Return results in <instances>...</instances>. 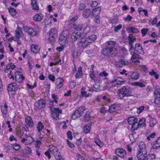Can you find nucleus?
I'll list each match as a JSON object with an SVG mask.
<instances>
[{"label": "nucleus", "instance_id": "nucleus-1", "mask_svg": "<svg viewBox=\"0 0 160 160\" xmlns=\"http://www.w3.org/2000/svg\"><path fill=\"white\" fill-rule=\"evenodd\" d=\"M115 44V43L112 41L107 42L105 45L106 48L102 51V54L104 56L108 57L115 56L118 53L117 49L114 47Z\"/></svg>", "mask_w": 160, "mask_h": 160}, {"label": "nucleus", "instance_id": "nucleus-2", "mask_svg": "<svg viewBox=\"0 0 160 160\" xmlns=\"http://www.w3.org/2000/svg\"><path fill=\"white\" fill-rule=\"evenodd\" d=\"M131 90L129 88L124 86L118 90V96L120 99H122L125 97L131 96Z\"/></svg>", "mask_w": 160, "mask_h": 160}, {"label": "nucleus", "instance_id": "nucleus-3", "mask_svg": "<svg viewBox=\"0 0 160 160\" xmlns=\"http://www.w3.org/2000/svg\"><path fill=\"white\" fill-rule=\"evenodd\" d=\"M49 151L53 155L57 160H64L62 156L60 155V152L58 149L52 145L49 146Z\"/></svg>", "mask_w": 160, "mask_h": 160}, {"label": "nucleus", "instance_id": "nucleus-4", "mask_svg": "<svg viewBox=\"0 0 160 160\" xmlns=\"http://www.w3.org/2000/svg\"><path fill=\"white\" fill-rule=\"evenodd\" d=\"M69 32L67 30H64L62 32V34L61 35L59 39V42L60 44L62 46L65 45L66 43H67L68 37L69 36Z\"/></svg>", "mask_w": 160, "mask_h": 160}, {"label": "nucleus", "instance_id": "nucleus-5", "mask_svg": "<svg viewBox=\"0 0 160 160\" xmlns=\"http://www.w3.org/2000/svg\"><path fill=\"white\" fill-rule=\"evenodd\" d=\"M113 80L109 81L107 82L106 87L108 88L111 87V86L114 87L116 85H121L122 83V81H120L117 76H113Z\"/></svg>", "mask_w": 160, "mask_h": 160}, {"label": "nucleus", "instance_id": "nucleus-6", "mask_svg": "<svg viewBox=\"0 0 160 160\" xmlns=\"http://www.w3.org/2000/svg\"><path fill=\"white\" fill-rule=\"evenodd\" d=\"M85 109L84 107H81L75 111L74 112L72 115V118L75 119L80 117L83 113Z\"/></svg>", "mask_w": 160, "mask_h": 160}, {"label": "nucleus", "instance_id": "nucleus-7", "mask_svg": "<svg viewBox=\"0 0 160 160\" xmlns=\"http://www.w3.org/2000/svg\"><path fill=\"white\" fill-rule=\"evenodd\" d=\"M128 122L130 125H132V128H133V130H135L138 128L137 124L138 119L134 117H130L128 119Z\"/></svg>", "mask_w": 160, "mask_h": 160}, {"label": "nucleus", "instance_id": "nucleus-8", "mask_svg": "<svg viewBox=\"0 0 160 160\" xmlns=\"http://www.w3.org/2000/svg\"><path fill=\"white\" fill-rule=\"evenodd\" d=\"M15 66L13 63L11 62L8 63L6 69L5 70V72L8 73L9 75H11L13 74V70L15 68Z\"/></svg>", "mask_w": 160, "mask_h": 160}, {"label": "nucleus", "instance_id": "nucleus-9", "mask_svg": "<svg viewBox=\"0 0 160 160\" xmlns=\"http://www.w3.org/2000/svg\"><path fill=\"white\" fill-rule=\"evenodd\" d=\"M45 104L46 101L43 99H40L35 102L34 106L35 108L41 109L44 108Z\"/></svg>", "mask_w": 160, "mask_h": 160}, {"label": "nucleus", "instance_id": "nucleus-10", "mask_svg": "<svg viewBox=\"0 0 160 160\" xmlns=\"http://www.w3.org/2000/svg\"><path fill=\"white\" fill-rule=\"evenodd\" d=\"M62 110L58 108H54V110L52 111V117L53 119L57 120L59 119V114L61 113Z\"/></svg>", "mask_w": 160, "mask_h": 160}, {"label": "nucleus", "instance_id": "nucleus-11", "mask_svg": "<svg viewBox=\"0 0 160 160\" xmlns=\"http://www.w3.org/2000/svg\"><path fill=\"white\" fill-rule=\"evenodd\" d=\"M115 152L116 155L120 158H125L126 157V152L123 149L118 148Z\"/></svg>", "mask_w": 160, "mask_h": 160}, {"label": "nucleus", "instance_id": "nucleus-12", "mask_svg": "<svg viewBox=\"0 0 160 160\" xmlns=\"http://www.w3.org/2000/svg\"><path fill=\"white\" fill-rule=\"evenodd\" d=\"M15 80L18 82L20 83L24 79V78L22 75V73L20 71H16L15 72Z\"/></svg>", "mask_w": 160, "mask_h": 160}, {"label": "nucleus", "instance_id": "nucleus-13", "mask_svg": "<svg viewBox=\"0 0 160 160\" xmlns=\"http://www.w3.org/2000/svg\"><path fill=\"white\" fill-rule=\"evenodd\" d=\"M25 31L29 35L32 36H35L38 34L36 30H33L32 28L28 26L24 27Z\"/></svg>", "mask_w": 160, "mask_h": 160}, {"label": "nucleus", "instance_id": "nucleus-14", "mask_svg": "<svg viewBox=\"0 0 160 160\" xmlns=\"http://www.w3.org/2000/svg\"><path fill=\"white\" fill-rule=\"evenodd\" d=\"M90 43V42L87 38L85 39L84 38H82L81 40L78 44L79 45L81 44V47L83 48H85Z\"/></svg>", "mask_w": 160, "mask_h": 160}, {"label": "nucleus", "instance_id": "nucleus-15", "mask_svg": "<svg viewBox=\"0 0 160 160\" xmlns=\"http://www.w3.org/2000/svg\"><path fill=\"white\" fill-rule=\"evenodd\" d=\"M147 156V152H137V157L138 160H146Z\"/></svg>", "mask_w": 160, "mask_h": 160}, {"label": "nucleus", "instance_id": "nucleus-16", "mask_svg": "<svg viewBox=\"0 0 160 160\" xmlns=\"http://www.w3.org/2000/svg\"><path fill=\"white\" fill-rule=\"evenodd\" d=\"M138 147L139 149L138 152H143L145 153L147 152L146 145L143 142H142L140 143Z\"/></svg>", "mask_w": 160, "mask_h": 160}, {"label": "nucleus", "instance_id": "nucleus-17", "mask_svg": "<svg viewBox=\"0 0 160 160\" xmlns=\"http://www.w3.org/2000/svg\"><path fill=\"white\" fill-rule=\"evenodd\" d=\"M25 122L27 125L29 127H33L34 126L31 117L30 116H27L25 118Z\"/></svg>", "mask_w": 160, "mask_h": 160}, {"label": "nucleus", "instance_id": "nucleus-18", "mask_svg": "<svg viewBox=\"0 0 160 160\" xmlns=\"http://www.w3.org/2000/svg\"><path fill=\"white\" fill-rule=\"evenodd\" d=\"M33 138L31 136L28 137L27 138H24L21 141L23 143H25L26 144H31L33 141Z\"/></svg>", "mask_w": 160, "mask_h": 160}, {"label": "nucleus", "instance_id": "nucleus-19", "mask_svg": "<svg viewBox=\"0 0 160 160\" xmlns=\"http://www.w3.org/2000/svg\"><path fill=\"white\" fill-rule=\"evenodd\" d=\"M43 15L41 13H39L35 15L33 18V20L35 22H40L43 19Z\"/></svg>", "mask_w": 160, "mask_h": 160}, {"label": "nucleus", "instance_id": "nucleus-20", "mask_svg": "<svg viewBox=\"0 0 160 160\" xmlns=\"http://www.w3.org/2000/svg\"><path fill=\"white\" fill-rule=\"evenodd\" d=\"M130 74L131 75V78H128L131 80H137L138 79L139 77V74L137 72H130Z\"/></svg>", "mask_w": 160, "mask_h": 160}, {"label": "nucleus", "instance_id": "nucleus-21", "mask_svg": "<svg viewBox=\"0 0 160 160\" xmlns=\"http://www.w3.org/2000/svg\"><path fill=\"white\" fill-rule=\"evenodd\" d=\"M81 36L80 33L78 32H73L71 35V38L72 41H76Z\"/></svg>", "mask_w": 160, "mask_h": 160}, {"label": "nucleus", "instance_id": "nucleus-22", "mask_svg": "<svg viewBox=\"0 0 160 160\" xmlns=\"http://www.w3.org/2000/svg\"><path fill=\"white\" fill-rule=\"evenodd\" d=\"M119 63H120L122 65L126 66L128 65L129 64V62L128 61L125 60L124 59H120L119 62H117L116 64V66L117 67L121 68L122 67V66L119 64Z\"/></svg>", "mask_w": 160, "mask_h": 160}, {"label": "nucleus", "instance_id": "nucleus-23", "mask_svg": "<svg viewBox=\"0 0 160 160\" xmlns=\"http://www.w3.org/2000/svg\"><path fill=\"white\" fill-rule=\"evenodd\" d=\"M8 91H17L18 88L16 86V83H12L10 84L8 87Z\"/></svg>", "mask_w": 160, "mask_h": 160}, {"label": "nucleus", "instance_id": "nucleus-24", "mask_svg": "<svg viewBox=\"0 0 160 160\" xmlns=\"http://www.w3.org/2000/svg\"><path fill=\"white\" fill-rule=\"evenodd\" d=\"M134 49L135 50V51H138V52L139 53L142 54L144 52L142 46L140 44L138 43H137L135 44Z\"/></svg>", "mask_w": 160, "mask_h": 160}, {"label": "nucleus", "instance_id": "nucleus-25", "mask_svg": "<svg viewBox=\"0 0 160 160\" xmlns=\"http://www.w3.org/2000/svg\"><path fill=\"white\" fill-rule=\"evenodd\" d=\"M101 12V8L98 7L93 9L92 12V14L94 17L99 16V14Z\"/></svg>", "mask_w": 160, "mask_h": 160}, {"label": "nucleus", "instance_id": "nucleus-26", "mask_svg": "<svg viewBox=\"0 0 160 160\" xmlns=\"http://www.w3.org/2000/svg\"><path fill=\"white\" fill-rule=\"evenodd\" d=\"M56 82L57 88H60L63 85L64 81L62 78H60L56 79Z\"/></svg>", "mask_w": 160, "mask_h": 160}, {"label": "nucleus", "instance_id": "nucleus-27", "mask_svg": "<svg viewBox=\"0 0 160 160\" xmlns=\"http://www.w3.org/2000/svg\"><path fill=\"white\" fill-rule=\"evenodd\" d=\"M31 50L32 52L34 53H37L39 51L40 48L38 46L32 44L31 45Z\"/></svg>", "mask_w": 160, "mask_h": 160}, {"label": "nucleus", "instance_id": "nucleus-28", "mask_svg": "<svg viewBox=\"0 0 160 160\" xmlns=\"http://www.w3.org/2000/svg\"><path fill=\"white\" fill-rule=\"evenodd\" d=\"M150 119L149 126L150 127H153L157 122V120L154 118H151L149 116Z\"/></svg>", "mask_w": 160, "mask_h": 160}, {"label": "nucleus", "instance_id": "nucleus-29", "mask_svg": "<svg viewBox=\"0 0 160 160\" xmlns=\"http://www.w3.org/2000/svg\"><path fill=\"white\" fill-rule=\"evenodd\" d=\"M91 13V12L90 9H86L84 10L83 12V16L85 18H88L89 17Z\"/></svg>", "mask_w": 160, "mask_h": 160}, {"label": "nucleus", "instance_id": "nucleus-30", "mask_svg": "<svg viewBox=\"0 0 160 160\" xmlns=\"http://www.w3.org/2000/svg\"><path fill=\"white\" fill-rule=\"evenodd\" d=\"M22 32V28L19 27H18L17 29L16 30V37L19 39L20 38L21 35V33Z\"/></svg>", "mask_w": 160, "mask_h": 160}, {"label": "nucleus", "instance_id": "nucleus-31", "mask_svg": "<svg viewBox=\"0 0 160 160\" xmlns=\"http://www.w3.org/2000/svg\"><path fill=\"white\" fill-rule=\"evenodd\" d=\"M140 57L139 55L137 53L133 52L132 54V57L131 59L133 60H135V61H136L139 63H140V62L138 61V59H139Z\"/></svg>", "mask_w": 160, "mask_h": 160}, {"label": "nucleus", "instance_id": "nucleus-32", "mask_svg": "<svg viewBox=\"0 0 160 160\" xmlns=\"http://www.w3.org/2000/svg\"><path fill=\"white\" fill-rule=\"evenodd\" d=\"M57 31L54 29H52L49 32V37L56 38L57 36Z\"/></svg>", "mask_w": 160, "mask_h": 160}, {"label": "nucleus", "instance_id": "nucleus-33", "mask_svg": "<svg viewBox=\"0 0 160 160\" xmlns=\"http://www.w3.org/2000/svg\"><path fill=\"white\" fill-rule=\"evenodd\" d=\"M160 148V136L158 138L155 142V143L153 145V148L154 149H158Z\"/></svg>", "mask_w": 160, "mask_h": 160}, {"label": "nucleus", "instance_id": "nucleus-34", "mask_svg": "<svg viewBox=\"0 0 160 160\" xmlns=\"http://www.w3.org/2000/svg\"><path fill=\"white\" fill-rule=\"evenodd\" d=\"M8 106L5 103L3 105L1 106V110L3 114H6L8 112Z\"/></svg>", "mask_w": 160, "mask_h": 160}, {"label": "nucleus", "instance_id": "nucleus-35", "mask_svg": "<svg viewBox=\"0 0 160 160\" xmlns=\"http://www.w3.org/2000/svg\"><path fill=\"white\" fill-rule=\"evenodd\" d=\"M149 74L151 76H154L156 79H158L159 75L154 70L152 69L151 71L149 72Z\"/></svg>", "mask_w": 160, "mask_h": 160}, {"label": "nucleus", "instance_id": "nucleus-36", "mask_svg": "<svg viewBox=\"0 0 160 160\" xmlns=\"http://www.w3.org/2000/svg\"><path fill=\"white\" fill-rule=\"evenodd\" d=\"M154 96H160V88L159 86H156L155 88Z\"/></svg>", "mask_w": 160, "mask_h": 160}, {"label": "nucleus", "instance_id": "nucleus-37", "mask_svg": "<svg viewBox=\"0 0 160 160\" xmlns=\"http://www.w3.org/2000/svg\"><path fill=\"white\" fill-rule=\"evenodd\" d=\"M90 118L91 115L90 114V113L87 112L86 113L83 120L85 122H87L89 121L90 119Z\"/></svg>", "mask_w": 160, "mask_h": 160}, {"label": "nucleus", "instance_id": "nucleus-38", "mask_svg": "<svg viewBox=\"0 0 160 160\" xmlns=\"http://www.w3.org/2000/svg\"><path fill=\"white\" fill-rule=\"evenodd\" d=\"M128 42H134L136 41V39L132 34H129L128 37Z\"/></svg>", "mask_w": 160, "mask_h": 160}, {"label": "nucleus", "instance_id": "nucleus-39", "mask_svg": "<svg viewBox=\"0 0 160 160\" xmlns=\"http://www.w3.org/2000/svg\"><path fill=\"white\" fill-rule=\"evenodd\" d=\"M85 90V88L84 87H82L81 89V94L82 95V96L85 97H89V94H87V92Z\"/></svg>", "mask_w": 160, "mask_h": 160}, {"label": "nucleus", "instance_id": "nucleus-40", "mask_svg": "<svg viewBox=\"0 0 160 160\" xmlns=\"http://www.w3.org/2000/svg\"><path fill=\"white\" fill-rule=\"evenodd\" d=\"M156 156L154 154H150L147 155L146 160H155Z\"/></svg>", "mask_w": 160, "mask_h": 160}, {"label": "nucleus", "instance_id": "nucleus-41", "mask_svg": "<svg viewBox=\"0 0 160 160\" xmlns=\"http://www.w3.org/2000/svg\"><path fill=\"white\" fill-rule=\"evenodd\" d=\"M91 129V124L90 123H88L84 127V130L85 132L87 133L90 132Z\"/></svg>", "mask_w": 160, "mask_h": 160}, {"label": "nucleus", "instance_id": "nucleus-42", "mask_svg": "<svg viewBox=\"0 0 160 160\" xmlns=\"http://www.w3.org/2000/svg\"><path fill=\"white\" fill-rule=\"evenodd\" d=\"M97 36L95 35H92L88 37V38H87V39L89 41L91 42L92 41H94L96 39Z\"/></svg>", "mask_w": 160, "mask_h": 160}, {"label": "nucleus", "instance_id": "nucleus-43", "mask_svg": "<svg viewBox=\"0 0 160 160\" xmlns=\"http://www.w3.org/2000/svg\"><path fill=\"white\" fill-rule=\"evenodd\" d=\"M44 128V126L42 123L39 122L38 123L37 126V128L39 132H40L42 130V129Z\"/></svg>", "mask_w": 160, "mask_h": 160}, {"label": "nucleus", "instance_id": "nucleus-44", "mask_svg": "<svg viewBox=\"0 0 160 160\" xmlns=\"http://www.w3.org/2000/svg\"><path fill=\"white\" fill-rule=\"evenodd\" d=\"M145 122V119L144 118L140 119L139 122H137V124H138V127H141L142 126H144V123Z\"/></svg>", "mask_w": 160, "mask_h": 160}, {"label": "nucleus", "instance_id": "nucleus-45", "mask_svg": "<svg viewBox=\"0 0 160 160\" xmlns=\"http://www.w3.org/2000/svg\"><path fill=\"white\" fill-rule=\"evenodd\" d=\"M116 104H113L109 107L108 112L110 113L114 112L116 110Z\"/></svg>", "mask_w": 160, "mask_h": 160}, {"label": "nucleus", "instance_id": "nucleus-46", "mask_svg": "<svg viewBox=\"0 0 160 160\" xmlns=\"http://www.w3.org/2000/svg\"><path fill=\"white\" fill-rule=\"evenodd\" d=\"M154 96L155 97L154 102L157 105H160V96Z\"/></svg>", "mask_w": 160, "mask_h": 160}, {"label": "nucleus", "instance_id": "nucleus-47", "mask_svg": "<svg viewBox=\"0 0 160 160\" xmlns=\"http://www.w3.org/2000/svg\"><path fill=\"white\" fill-rule=\"evenodd\" d=\"M89 76L92 79L94 80V82H96V81L95 79L96 78V76L95 74L94 71H91L90 72V73L89 74Z\"/></svg>", "mask_w": 160, "mask_h": 160}, {"label": "nucleus", "instance_id": "nucleus-48", "mask_svg": "<svg viewBox=\"0 0 160 160\" xmlns=\"http://www.w3.org/2000/svg\"><path fill=\"white\" fill-rule=\"evenodd\" d=\"M25 131H27V130L25 128H22V129L18 131L17 132V134L20 136H22L24 134V132Z\"/></svg>", "mask_w": 160, "mask_h": 160}, {"label": "nucleus", "instance_id": "nucleus-49", "mask_svg": "<svg viewBox=\"0 0 160 160\" xmlns=\"http://www.w3.org/2000/svg\"><path fill=\"white\" fill-rule=\"evenodd\" d=\"M9 12L12 16H15L16 14V10L13 8H9L8 9Z\"/></svg>", "mask_w": 160, "mask_h": 160}, {"label": "nucleus", "instance_id": "nucleus-50", "mask_svg": "<svg viewBox=\"0 0 160 160\" xmlns=\"http://www.w3.org/2000/svg\"><path fill=\"white\" fill-rule=\"evenodd\" d=\"M157 18L156 17H155L153 19H151L149 21V22L152 25H156V23L157 22Z\"/></svg>", "mask_w": 160, "mask_h": 160}, {"label": "nucleus", "instance_id": "nucleus-51", "mask_svg": "<svg viewBox=\"0 0 160 160\" xmlns=\"http://www.w3.org/2000/svg\"><path fill=\"white\" fill-rule=\"evenodd\" d=\"M55 38H56L51 37H49L48 39V42L52 45L55 41Z\"/></svg>", "mask_w": 160, "mask_h": 160}, {"label": "nucleus", "instance_id": "nucleus-52", "mask_svg": "<svg viewBox=\"0 0 160 160\" xmlns=\"http://www.w3.org/2000/svg\"><path fill=\"white\" fill-rule=\"evenodd\" d=\"M74 28L77 31L80 30L82 28V24H79L77 25H75Z\"/></svg>", "mask_w": 160, "mask_h": 160}, {"label": "nucleus", "instance_id": "nucleus-53", "mask_svg": "<svg viewBox=\"0 0 160 160\" xmlns=\"http://www.w3.org/2000/svg\"><path fill=\"white\" fill-rule=\"evenodd\" d=\"M108 75V73H107L105 71H104L102 72L99 73V75L101 77H106Z\"/></svg>", "mask_w": 160, "mask_h": 160}, {"label": "nucleus", "instance_id": "nucleus-54", "mask_svg": "<svg viewBox=\"0 0 160 160\" xmlns=\"http://www.w3.org/2000/svg\"><path fill=\"white\" fill-rule=\"evenodd\" d=\"M134 85L137 86H139L141 87H145V85L143 83L139 82H137L134 83Z\"/></svg>", "mask_w": 160, "mask_h": 160}, {"label": "nucleus", "instance_id": "nucleus-55", "mask_svg": "<svg viewBox=\"0 0 160 160\" xmlns=\"http://www.w3.org/2000/svg\"><path fill=\"white\" fill-rule=\"evenodd\" d=\"M97 81H96V82H95V84L94 85V89L96 90H99L100 89V85L99 83H97Z\"/></svg>", "mask_w": 160, "mask_h": 160}, {"label": "nucleus", "instance_id": "nucleus-56", "mask_svg": "<svg viewBox=\"0 0 160 160\" xmlns=\"http://www.w3.org/2000/svg\"><path fill=\"white\" fill-rule=\"evenodd\" d=\"M95 143L98 146L101 147L103 145V143H102L100 140L99 139H97L95 141Z\"/></svg>", "mask_w": 160, "mask_h": 160}, {"label": "nucleus", "instance_id": "nucleus-57", "mask_svg": "<svg viewBox=\"0 0 160 160\" xmlns=\"http://www.w3.org/2000/svg\"><path fill=\"white\" fill-rule=\"evenodd\" d=\"M76 157L78 160H87L81 155L79 154H77Z\"/></svg>", "mask_w": 160, "mask_h": 160}, {"label": "nucleus", "instance_id": "nucleus-58", "mask_svg": "<svg viewBox=\"0 0 160 160\" xmlns=\"http://www.w3.org/2000/svg\"><path fill=\"white\" fill-rule=\"evenodd\" d=\"M122 27V25L121 24H119L114 28V31L116 32H117L120 30Z\"/></svg>", "mask_w": 160, "mask_h": 160}, {"label": "nucleus", "instance_id": "nucleus-59", "mask_svg": "<svg viewBox=\"0 0 160 160\" xmlns=\"http://www.w3.org/2000/svg\"><path fill=\"white\" fill-rule=\"evenodd\" d=\"M67 138L70 140H71L72 139V132L71 131H69L67 133Z\"/></svg>", "mask_w": 160, "mask_h": 160}, {"label": "nucleus", "instance_id": "nucleus-60", "mask_svg": "<svg viewBox=\"0 0 160 160\" xmlns=\"http://www.w3.org/2000/svg\"><path fill=\"white\" fill-rule=\"evenodd\" d=\"M12 147L14 149L16 150H18L20 148V146L19 145L18 143H15L12 146Z\"/></svg>", "mask_w": 160, "mask_h": 160}, {"label": "nucleus", "instance_id": "nucleus-61", "mask_svg": "<svg viewBox=\"0 0 160 160\" xmlns=\"http://www.w3.org/2000/svg\"><path fill=\"white\" fill-rule=\"evenodd\" d=\"M67 142L68 146L70 147V148H72L75 147L73 143H71L68 139L67 140Z\"/></svg>", "mask_w": 160, "mask_h": 160}, {"label": "nucleus", "instance_id": "nucleus-62", "mask_svg": "<svg viewBox=\"0 0 160 160\" xmlns=\"http://www.w3.org/2000/svg\"><path fill=\"white\" fill-rule=\"evenodd\" d=\"M148 29L147 28H143L141 30V32L142 34V35L144 36L146 33L148 32Z\"/></svg>", "mask_w": 160, "mask_h": 160}, {"label": "nucleus", "instance_id": "nucleus-63", "mask_svg": "<svg viewBox=\"0 0 160 160\" xmlns=\"http://www.w3.org/2000/svg\"><path fill=\"white\" fill-rule=\"evenodd\" d=\"M86 8V5L84 3H82L78 7V9L79 10H81Z\"/></svg>", "mask_w": 160, "mask_h": 160}, {"label": "nucleus", "instance_id": "nucleus-64", "mask_svg": "<svg viewBox=\"0 0 160 160\" xmlns=\"http://www.w3.org/2000/svg\"><path fill=\"white\" fill-rule=\"evenodd\" d=\"M82 72H77L75 74V76L76 78H79L82 76Z\"/></svg>", "mask_w": 160, "mask_h": 160}]
</instances>
